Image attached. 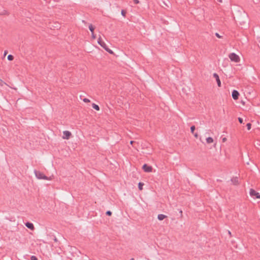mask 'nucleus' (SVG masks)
I'll list each match as a JSON object with an SVG mask.
<instances>
[{"mask_svg":"<svg viewBox=\"0 0 260 260\" xmlns=\"http://www.w3.org/2000/svg\"><path fill=\"white\" fill-rule=\"evenodd\" d=\"M195 128H196L195 126L192 125V126H191V127H190V130H191V132L192 134L193 133V132H194V130H195Z\"/></svg>","mask_w":260,"mask_h":260,"instance_id":"obj_18","label":"nucleus"},{"mask_svg":"<svg viewBox=\"0 0 260 260\" xmlns=\"http://www.w3.org/2000/svg\"><path fill=\"white\" fill-rule=\"evenodd\" d=\"M206 142L208 144H210L213 142V139L211 137H208L206 139Z\"/></svg>","mask_w":260,"mask_h":260,"instance_id":"obj_12","label":"nucleus"},{"mask_svg":"<svg viewBox=\"0 0 260 260\" xmlns=\"http://www.w3.org/2000/svg\"><path fill=\"white\" fill-rule=\"evenodd\" d=\"M31 260H38V258L35 256H31L30 257Z\"/></svg>","mask_w":260,"mask_h":260,"instance_id":"obj_22","label":"nucleus"},{"mask_svg":"<svg viewBox=\"0 0 260 260\" xmlns=\"http://www.w3.org/2000/svg\"><path fill=\"white\" fill-rule=\"evenodd\" d=\"M179 212L181 214V216H182V210H180Z\"/></svg>","mask_w":260,"mask_h":260,"instance_id":"obj_31","label":"nucleus"},{"mask_svg":"<svg viewBox=\"0 0 260 260\" xmlns=\"http://www.w3.org/2000/svg\"><path fill=\"white\" fill-rule=\"evenodd\" d=\"M238 121L240 123H243V119L241 117H239L238 118Z\"/></svg>","mask_w":260,"mask_h":260,"instance_id":"obj_24","label":"nucleus"},{"mask_svg":"<svg viewBox=\"0 0 260 260\" xmlns=\"http://www.w3.org/2000/svg\"><path fill=\"white\" fill-rule=\"evenodd\" d=\"M25 224V226L27 228H28V229H30L31 230H33L34 229V224L32 223L27 222Z\"/></svg>","mask_w":260,"mask_h":260,"instance_id":"obj_9","label":"nucleus"},{"mask_svg":"<svg viewBox=\"0 0 260 260\" xmlns=\"http://www.w3.org/2000/svg\"><path fill=\"white\" fill-rule=\"evenodd\" d=\"M229 234H230V235L231 234V232L230 231H229Z\"/></svg>","mask_w":260,"mask_h":260,"instance_id":"obj_36","label":"nucleus"},{"mask_svg":"<svg viewBox=\"0 0 260 260\" xmlns=\"http://www.w3.org/2000/svg\"><path fill=\"white\" fill-rule=\"evenodd\" d=\"M194 137H195L196 138H198V134H197V133L194 134Z\"/></svg>","mask_w":260,"mask_h":260,"instance_id":"obj_29","label":"nucleus"},{"mask_svg":"<svg viewBox=\"0 0 260 260\" xmlns=\"http://www.w3.org/2000/svg\"><path fill=\"white\" fill-rule=\"evenodd\" d=\"M92 37L93 39H95V35H94V32H93V34H92Z\"/></svg>","mask_w":260,"mask_h":260,"instance_id":"obj_28","label":"nucleus"},{"mask_svg":"<svg viewBox=\"0 0 260 260\" xmlns=\"http://www.w3.org/2000/svg\"><path fill=\"white\" fill-rule=\"evenodd\" d=\"M142 168L146 172H151L152 170V167L148 166L147 164H144Z\"/></svg>","mask_w":260,"mask_h":260,"instance_id":"obj_5","label":"nucleus"},{"mask_svg":"<svg viewBox=\"0 0 260 260\" xmlns=\"http://www.w3.org/2000/svg\"><path fill=\"white\" fill-rule=\"evenodd\" d=\"M167 217V216L164 215V214H158V216H157V218L158 220H162L163 219H164L165 218Z\"/></svg>","mask_w":260,"mask_h":260,"instance_id":"obj_11","label":"nucleus"},{"mask_svg":"<svg viewBox=\"0 0 260 260\" xmlns=\"http://www.w3.org/2000/svg\"><path fill=\"white\" fill-rule=\"evenodd\" d=\"M7 53V51H5V53H4V55H6Z\"/></svg>","mask_w":260,"mask_h":260,"instance_id":"obj_32","label":"nucleus"},{"mask_svg":"<svg viewBox=\"0 0 260 260\" xmlns=\"http://www.w3.org/2000/svg\"><path fill=\"white\" fill-rule=\"evenodd\" d=\"M54 241H57V239H56V238H55V239H54Z\"/></svg>","mask_w":260,"mask_h":260,"instance_id":"obj_34","label":"nucleus"},{"mask_svg":"<svg viewBox=\"0 0 260 260\" xmlns=\"http://www.w3.org/2000/svg\"><path fill=\"white\" fill-rule=\"evenodd\" d=\"M83 102H85V103H88V102H90V100L88 99H86V98H84L83 100Z\"/></svg>","mask_w":260,"mask_h":260,"instance_id":"obj_21","label":"nucleus"},{"mask_svg":"<svg viewBox=\"0 0 260 260\" xmlns=\"http://www.w3.org/2000/svg\"><path fill=\"white\" fill-rule=\"evenodd\" d=\"M133 143H134V141H131L130 142V144H133Z\"/></svg>","mask_w":260,"mask_h":260,"instance_id":"obj_30","label":"nucleus"},{"mask_svg":"<svg viewBox=\"0 0 260 260\" xmlns=\"http://www.w3.org/2000/svg\"><path fill=\"white\" fill-rule=\"evenodd\" d=\"M144 185V183L142 182H139L138 184V187L140 190H142L143 186Z\"/></svg>","mask_w":260,"mask_h":260,"instance_id":"obj_15","label":"nucleus"},{"mask_svg":"<svg viewBox=\"0 0 260 260\" xmlns=\"http://www.w3.org/2000/svg\"><path fill=\"white\" fill-rule=\"evenodd\" d=\"M213 77L215 78V79H216V80L217 81L218 86L219 87H220L221 86V82L220 81L219 76L217 75V74L214 73L213 74Z\"/></svg>","mask_w":260,"mask_h":260,"instance_id":"obj_8","label":"nucleus"},{"mask_svg":"<svg viewBox=\"0 0 260 260\" xmlns=\"http://www.w3.org/2000/svg\"><path fill=\"white\" fill-rule=\"evenodd\" d=\"M249 193L252 197H255V198L256 199H260L259 193L253 189H250Z\"/></svg>","mask_w":260,"mask_h":260,"instance_id":"obj_4","label":"nucleus"},{"mask_svg":"<svg viewBox=\"0 0 260 260\" xmlns=\"http://www.w3.org/2000/svg\"><path fill=\"white\" fill-rule=\"evenodd\" d=\"M218 2L221 3L222 2V0H218Z\"/></svg>","mask_w":260,"mask_h":260,"instance_id":"obj_33","label":"nucleus"},{"mask_svg":"<svg viewBox=\"0 0 260 260\" xmlns=\"http://www.w3.org/2000/svg\"><path fill=\"white\" fill-rule=\"evenodd\" d=\"M35 174L36 177L39 179L50 180L52 179L51 177H48L46 176H45L43 173H42L40 171L35 170Z\"/></svg>","mask_w":260,"mask_h":260,"instance_id":"obj_1","label":"nucleus"},{"mask_svg":"<svg viewBox=\"0 0 260 260\" xmlns=\"http://www.w3.org/2000/svg\"><path fill=\"white\" fill-rule=\"evenodd\" d=\"M106 214L108 216H111L112 215V212L110 211H107Z\"/></svg>","mask_w":260,"mask_h":260,"instance_id":"obj_20","label":"nucleus"},{"mask_svg":"<svg viewBox=\"0 0 260 260\" xmlns=\"http://www.w3.org/2000/svg\"><path fill=\"white\" fill-rule=\"evenodd\" d=\"M231 181L234 185H237L238 184V179L237 177L233 178L231 179Z\"/></svg>","mask_w":260,"mask_h":260,"instance_id":"obj_10","label":"nucleus"},{"mask_svg":"<svg viewBox=\"0 0 260 260\" xmlns=\"http://www.w3.org/2000/svg\"><path fill=\"white\" fill-rule=\"evenodd\" d=\"M7 84L4 82L2 80L0 79V85L1 86H3L4 85H6Z\"/></svg>","mask_w":260,"mask_h":260,"instance_id":"obj_17","label":"nucleus"},{"mask_svg":"<svg viewBox=\"0 0 260 260\" xmlns=\"http://www.w3.org/2000/svg\"><path fill=\"white\" fill-rule=\"evenodd\" d=\"M134 2L136 4H138L139 3V0H134Z\"/></svg>","mask_w":260,"mask_h":260,"instance_id":"obj_27","label":"nucleus"},{"mask_svg":"<svg viewBox=\"0 0 260 260\" xmlns=\"http://www.w3.org/2000/svg\"><path fill=\"white\" fill-rule=\"evenodd\" d=\"M232 98L234 99V100H237L239 98V92L236 90H234L232 92Z\"/></svg>","mask_w":260,"mask_h":260,"instance_id":"obj_7","label":"nucleus"},{"mask_svg":"<svg viewBox=\"0 0 260 260\" xmlns=\"http://www.w3.org/2000/svg\"><path fill=\"white\" fill-rule=\"evenodd\" d=\"M125 14H126V12L124 10H122L121 11V14H122V15L123 16H125Z\"/></svg>","mask_w":260,"mask_h":260,"instance_id":"obj_23","label":"nucleus"},{"mask_svg":"<svg viewBox=\"0 0 260 260\" xmlns=\"http://www.w3.org/2000/svg\"><path fill=\"white\" fill-rule=\"evenodd\" d=\"M92 107L93 108H94V109H95L97 111H99L100 110L99 106L98 105H96L95 104H94V103L92 104Z\"/></svg>","mask_w":260,"mask_h":260,"instance_id":"obj_13","label":"nucleus"},{"mask_svg":"<svg viewBox=\"0 0 260 260\" xmlns=\"http://www.w3.org/2000/svg\"><path fill=\"white\" fill-rule=\"evenodd\" d=\"M246 126L247 127L248 130H250L251 129V124L250 123H248L246 124Z\"/></svg>","mask_w":260,"mask_h":260,"instance_id":"obj_19","label":"nucleus"},{"mask_svg":"<svg viewBox=\"0 0 260 260\" xmlns=\"http://www.w3.org/2000/svg\"><path fill=\"white\" fill-rule=\"evenodd\" d=\"M130 260H134V258H131Z\"/></svg>","mask_w":260,"mask_h":260,"instance_id":"obj_35","label":"nucleus"},{"mask_svg":"<svg viewBox=\"0 0 260 260\" xmlns=\"http://www.w3.org/2000/svg\"><path fill=\"white\" fill-rule=\"evenodd\" d=\"M226 140H227V139H226V138H225V137H224V138H223L222 139V141L223 142H225V141H226Z\"/></svg>","mask_w":260,"mask_h":260,"instance_id":"obj_26","label":"nucleus"},{"mask_svg":"<svg viewBox=\"0 0 260 260\" xmlns=\"http://www.w3.org/2000/svg\"><path fill=\"white\" fill-rule=\"evenodd\" d=\"M89 29L90 30V31L91 32V33L93 34L94 28L93 27V26H92V24H90L89 25Z\"/></svg>","mask_w":260,"mask_h":260,"instance_id":"obj_14","label":"nucleus"},{"mask_svg":"<svg viewBox=\"0 0 260 260\" xmlns=\"http://www.w3.org/2000/svg\"><path fill=\"white\" fill-rule=\"evenodd\" d=\"M63 136L62 137L64 139H69L71 136V133L68 131H63Z\"/></svg>","mask_w":260,"mask_h":260,"instance_id":"obj_6","label":"nucleus"},{"mask_svg":"<svg viewBox=\"0 0 260 260\" xmlns=\"http://www.w3.org/2000/svg\"><path fill=\"white\" fill-rule=\"evenodd\" d=\"M229 57L232 61H234L235 62H240V59L239 56L235 53H230L229 55Z\"/></svg>","mask_w":260,"mask_h":260,"instance_id":"obj_3","label":"nucleus"},{"mask_svg":"<svg viewBox=\"0 0 260 260\" xmlns=\"http://www.w3.org/2000/svg\"><path fill=\"white\" fill-rule=\"evenodd\" d=\"M8 59L10 61L13 60L14 59V56L10 54L8 56Z\"/></svg>","mask_w":260,"mask_h":260,"instance_id":"obj_16","label":"nucleus"},{"mask_svg":"<svg viewBox=\"0 0 260 260\" xmlns=\"http://www.w3.org/2000/svg\"><path fill=\"white\" fill-rule=\"evenodd\" d=\"M215 36L218 38H221L222 37L218 33L215 34Z\"/></svg>","mask_w":260,"mask_h":260,"instance_id":"obj_25","label":"nucleus"},{"mask_svg":"<svg viewBox=\"0 0 260 260\" xmlns=\"http://www.w3.org/2000/svg\"><path fill=\"white\" fill-rule=\"evenodd\" d=\"M98 43L103 48H104L107 52H109L111 54L113 53V51L108 48L106 43L103 41L102 38L100 37L98 40Z\"/></svg>","mask_w":260,"mask_h":260,"instance_id":"obj_2","label":"nucleus"}]
</instances>
